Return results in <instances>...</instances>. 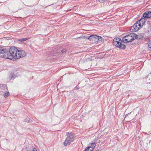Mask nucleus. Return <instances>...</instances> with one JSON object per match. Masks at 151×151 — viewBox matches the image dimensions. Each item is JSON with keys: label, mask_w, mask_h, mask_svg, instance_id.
<instances>
[{"label": "nucleus", "mask_w": 151, "mask_h": 151, "mask_svg": "<svg viewBox=\"0 0 151 151\" xmlns=\"http://www.w3.org/2000/svg\"><path fill=\"white\" fill-rule=\"evenodd\" d=\"M11 78V79H14V77H13V76Z\"/></svg>", "instance_id": "4be33fe9"}, {"label": "nucleus", "mask_w": 151, "mask_h": 151, "mask_svg": "<svg viewBox=\"0 0 151 151\" xmlns=\"http://www.w3.org/2000/svg\"><path fill=\"white\" fill-rule=\"evenodd\" d=\"M137 24L136 23L131 27V29L132 30L133 32L137 31L139 29V27H138Z\"/></svg>", "instance_id": "6e6552de"}, {"label": "nucleus", "mask_w": 151, "mask_h": 151, "mask_svg": "<svg viewBox=\"0 0 151 151\" xmlns=\"http://www.w3.org/2000/svg\"><path fill=\"white\" fill-rule=\"evenodd\" d=\"M28 38H23L19 39V41H20V42H23V41H25L28 40Z\"/></svg>", "instance_id": "f8f14e48"}, {"label": "nucleus", "mask_w": 151, "mask_h": 151, "mask_svg": "<svg viewBox=\"0 0 151 151\" xmlns=\"http://www.w3.org/2000/svg\"><path fill=\"white\" fill-rule=\"evenodd\" d=\"M32 151H37L36 148H34L33 149Z\"/></svg>", "instance_id": "aec40b11"}, {"label": "nucleus", "mask_w": 151, "mask_h": 151, "mask_svg": "<svg viewBox=\"0 0 151 151\" xmlns=\"http://www.w3.org/2000/svg\"><path fill=\"white\" fill-rule=\"evenodd\" d=\"M105 1H106V0H99V1L101 3H103Z\"/></svg>", "instance_id": "6ab92c4d"}, {"label": "nucleus", "mask_w": 151, "mask_h": 151, "mask_svg": "<svg viewBox=\"0 0 151 151\" xmlns=\"http://www.w3.org/2000/svg\"><path fill=\"white\" fill-rule=\"evenodd\" d=\"M143 17L144 18H150L151 17V11H147L143 14Z\"/></svg>", "instance_id": "0eeeda50"}, {"label": "nucleus", "mask_w": 151, "mask_h": 151, "mask_svg": "<svg viewBox=\"0 0 151 151\" xmlns=\"http://www.w3.org/2000/svg\"><path fill=\"white\" fill-rule=\"evenodd\" d=\"M137 38V35L134 33H131L124 37L122 39V40L125 43L131 42Z\"/></svg>", "instance_id": "f03ea898"}, {"label": "nucleus", "mask_w": 151, "mask_h": 151, "mask_svg": "<svg viewBox=\"0 0 151 151\" xmlns=\"http://www.w3.org/2000/svg\"><path fill=\"white\" fill-rule=\"evenodd\" d=\"M80 88H79V86H77L76 87H75L74 88V90H78V89H79Z\"/></svg>", "instance_id": "a211bd4d"}, {"label": "nucleus", "mask_w": 151, "mask_h": 151, "mask_svg": "<svg viewBox=\"0 0 151 151\" xmlns=\"http://www.w3.org/2000/svg\"><path fill=\"white\" fill-rule=\"evenodd\" d=\"M16 49L17 53H15L16 54L14 56L15 59H18L20 58L24 57L26 55V53L24 51L21 50H19L16 48Z\"/></svg>", "instance_id": "423d86ee"}, {"label": "nucleus", "mask_w": 151, "mask_h": 151, "mask_svg": "<svg viewBox=\"0 0 151 151\" xmlns=\"http://www.w3.org/2000/svg\"><path fill=\"white\" fill-rule=\"evenodd\" d=\"M67 51V50L66 49H63L61 50V52L63 53H65Z\"/></svg>", "instance_id": "f3484780"}, {"label": "nucleus", "mask_w": 151, "mask_h": 151, "mask_svg": "<svg viewBox=\"0 0 151 151\" xmlns=\"http://www.w3.org/2000/svg\"><path fill=\"white\" fill-rule=\"evenodd\" d=\"M122 41L120 38H114L113 40V43L116 47L119 48L124 49L126 48V46L124 45L122 43Z\"/></svg>", "instance_id": "20e7f679"}, {"label": "nucleus", "mask_w": 151, "mask_h": 151, "mask_svg": "<svg viewBox=\"0 0 151 151\" xmlns=\"http://www.w3.org/2000/svg\"><path fill=\"white\" fill-rule=\"evenodd\" d=\"M29 119V118H28V117L27 118V121L28 120V119Z\"/></svg>", "instance_id": "5701e85b"}, {"label": "nucleus", "mask_w": 151, "mask_h": 151, "mask_svg": "<svg viewBox=\"0 0 151 151\" xmlns=\"http://www.w3.org/2000/svg\"><path fill=\"white\" fill-rule=\"evenodd\" d=\"M138 22L140 23H143V24L144 25L145 22V19L144 18H141Z\"/></svg>", "instance_id": "1a4fd4ad"}, {"label": "nucleus", "mask_w": 151, "mask_h": 151, "mask_svg": "<svg viewBox=\"0 0 151 151\" xmlns=\"http://www.w3.org/2000/svg\"><path fill=\"white\" fill-rule=\"evenodd\" d=\"M4 50V54L3 55L4 58L10 60H13V59H15L14 56L16 53V48L14 47H11L8 50L6 49H3Z\"/></svg>", "instance_id": "f257e3e1"}, {"label": "nucleus", "mask_w": 151, "mask_h": 151, "mask_svg": "<svg viewBox=\"0 0 151 151\" xmlns=\"http://www.w3.org/2000/svg\"><path fill=\"white\" fill-rule=\"evenodd\" d=\"M88 39L93 43L100 42L102 41V38L101 37L96 35L90 36L88 38Z\"/></svg>", "instance_id": "39448f33"}, {"label": "nucleus", "mask_w": 151, "mask_h": 151, "mask_svg": "<svg viewBox=\"0 0 151 151\" xmlns=\"http://www.w3.org/2000/svg\"><path fill=\"white\" fill-rule=\"evenodd\" d=\"M5 86V84H0V87H1L2 86Z\"/></svg>", "instance_id": "412c9836"}, {"label": "nucleus", "mask_w": 151, "mask_h": 151, "mask_svg": "<svg viewBox=\"0 0 151 151\" xmlns=\"http://www.w3.org/2000/svg\"><path fill=\"white\" fill-rule=\"evenodd\" d=\"M96 144L94 143H92L91 144V146H89L90 147V148H91V150H93V149L95 147Z\"/></svg>", "instance_id": "9d476101"}, {"label": "nucleus", "mask_w": 151, "mask_h": 151, "mask_svg": "<svg viewBox=\"0 0 151 151\" xmlns=\"http://www.w3.org/2000/svg\"><path fill=\"white\" fill-rule=\"evenodd\" d=\"M96 151H99V150H96Z\"/></svg>", "instance_id": "b1692460"}, {"label": "nucleus", "mask_w": 151, "mask_h": 151, "mask_svg": "<svg viewBox=\"0 0 151 151\" xmlns=\"http://www.w3.org/2000/svg\"><path fill=\"white\" fill-rule=\"evenodd\" d=\"M66 138L63 143V145L65 146L69 145L71 142L74 140V135L72 132H67L66 135Z\"/></svg>", "instance_id": "7ed1b4c3"}, {"label": "nucleus", "mask_w": 151, "mask_h": 151, "mask_svg": "<svg viewBox=\"0 0 151 151\" xmlns=\"http://www.w3.org/2000/svg\"><path fill=\"white\" fill-rule=\"evenodd\" d=\"M9 92H8L6 91L4 93V96L5 98H6V97L9 96Z\"/></svg>", "instance_id": "ddd939ff"}, {"label": "nucleus", "mask_w": 151, "mask_h": 151, "mask_svg": "<svg viewBox=\"0 0 151 151\" xmlns=\"http://www.w3.org/2000/svg\"><path fill=\"white\" fill-rule=\"evenodd\" d=\"M90 147H88L85 149V151H92V150L90 149Z\"/></svg>", "instance_id": "2eb2a0df"}, {"label": "nucleus", "mask_w": 151, "mask_h": 151, "mask_svg": "<svg viewBox=\"0 0 151 151\" xmlns=\"http://www.w3.org/2000/svg\"><path fill=\"white\" fill-rule=\"evenodd\" d=\"M138 21L136 23L137 24V26H138V27H139V28H140L142 27L144 25L143 24V23H140V22H138Z\"/></svg>", "instance_id": "9b49d317"}, {"label": "nucleus", "mask_w": 151, "mask_h": 151, "mask_svg": "<svg viewBox=\"0 0 151 151\" xmlns=\"http://www.w3.org/2000/svg\"><path fill=\"white\" fill-rule=\"evenodd\" d=\"M4 51L3 50V49H2L0 47V53L1 54H4Z\"/></svg>", "instance_id": "dca6fc26"}, {"label": "nucleus", "mask_w": 151, "mask_h": 151, "mask_svg": "<svg viewBox=\"0 0 151 151\" xmlns=\"http://www.w3.org/2000/svg\"><path fill=\"white\" fill-rule=\"evenodd\" d=\"M148 46L150 48H151V40H149L148 42Z\"/></svg>", "instance_id": "4468645a"}]
</instances>
